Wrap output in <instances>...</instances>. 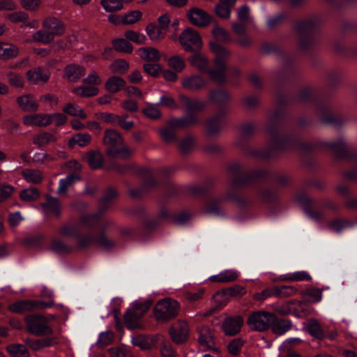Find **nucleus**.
Here are the masks:
<instances>
[{
  "mask_svg": "<svg viewBox=\"0 0 357 357\" xmlns=\"http://www.w3.org/2000/svg\"><path fill=\"white\" fill-rule=\"evenodd\" d=\"M168 66L176 72H181L185 68V63L179 56H173L167 61Z\"/></svg>",
  "mask_w": 357,
  "mask_h": 357,
  "instance_id": "obj_48",
  "label": "nucleus"
},
{
  "mask_svg": "<svg viewBox=\"0 0 357 357\" xmlns=\"http://www.w3.org/2000/svg\"><path fill=\"white\" fill-rule=\"evenodd\" d=\"M198 333L199 334L198 337L199 343L207 349L213 350L215 349V343L213 340L212 332L209 328L202 326L199 328Z\"/></svg>",
  "mask_w": 357,
  "mask_h": 357,
  "instance_id": "obj_16",
  "label": "nucleus"
},
{
  "mask_svg": "<svg viewBox=\"0 0 357 357\" xmlns=\"http://www.w3.org/2000/svg\"><path fill=\"white\" fill-rule=\"evenodd\" d=\"M146 31L150 39L155 42H158L164 38L167 32L164 29H160V27L154 23L147 25Z\"/></svg>",
  "mask_w": 357,
  "mask_h": 357,
  "instance_id": "obj_28",
  "label": "nucleus"
},
{
  "mask_svg": "<svg viewBox=\"0 0 357 357\" xmlns=\"http://www.w3.org/2000/svg\"><path fill=\"white\" fill-rule=\"evenodd\" d=\"M229 98L228 93L224 90L213 91L210 93V99L215 102H221Z\"/></svg>",
  "mask_w": 357,
  "mask_h": 357,
  "instance_id": "obj_63",
  "label": "nucleus"
},
{
  "mask_svg": "<svg viewBox=\"0 0 357 357\" xmlns=\"http://www.w3.org/2000/svg\"><path fill=\"white\" fill-rule=\"evenodd\" d=\"M6 350L12 357H29L30 354L26 346L22 344H12L6 347Z\"/></svg>",
  "mask_w": 357,
  "mask_h": 357,
  "instance_id": "obj_35",
  "label": "nucleus"
},
{
  "mask_svg": "<svg viewBox=\"0 0 357 357\" xmlns=\"http://www.w3.org/2000/svg\"><path fill=\"white\" fill-rule=\"evenodd\" d=\"M106 153L109 156L119 155L121 158H129L132 151L124 144V140L119 132L114 129H107L102 139Z\"/></svg>",
  "mask_w": 357,
  "mask_h": 357,
  "instance_id": "obj_2",
  "label": "nucleus"
},
{
  "mask_svg": "<svg viewBox=\"0 0 357 357\" xmlns=\"http://www.w3.org/2000/svg\"><path fill=\"white\" fill-rule=\"evenodd\" d=\"M93 243H96L105 249H109L114 245V242L107 238L105 235H101L98 238H93L90 236L84 237L79 241V245L81 247H85L91 245Z\"/></svg>",
  "mask_w": 357,
  "mask_h": 357,
  "instance_id": "obj_19",
  "label": "nucleus"
},
{
  "mask_svg": "<svg viewBox=\"0 0 357 357\" xmlns=\"http://www.w3.org/2000/svg\"><path fill=\"white\" fill-rule=\"evenodd\" d=\"M73 92L79 96L91 97L96 96L98 93L99 90L96 86H82L74 89Z\"/></svg>",
  "mask_w": 357,
  "mask_h": 357,
  "instance_id": "obj_41",
  "label": "nucleus"
},
{
  "mask_svg": "<svg viewBox=\"0 0 357 357\" xmlns=\"http://www.w3.org/2000/svg\"><path fill=\"white\" fill-rule=\"evenodd\" d=\"M112 45L113 48L118 52L130 53L132 51V45L123 38L114 40Z\"/></svg>",
  "mask_w": 357,
  "mask_h": 357,
  "instance_id": "obj_45",
  "label": "nucleus"
},
{
  "mask_svg": "<svg viewBox=\"0 0 357 357\" xmlns=\"http://www.w3.org/2000/svg\"><path fill=\"white\" fill-rule=\"evenodd\" d=\"M85 74V69L75 64L68 65L65 68V77L70 82H75Z\"/></svg>",
  "mask_w": 357,
  "mask_h": 357,
  "instance_id": "obj_24",
  "label": "nucleus"
},
{
  "mask_svg": "<svg viewBox=\"0 0 357 357\" xmlns=\"http://www.w3.org/2000/svg\"><path fill=\"white\" fill-rule=\"evenodd\" d=\"M19 54L18 47L13 44L0 43V58L9 59Z\"/></svg>",
  "mask_w": 357,
  "mask_h": 357,
  "instance_id": "obj_27",
  "label": "nucleus"
},
{
  "mask_svg": "<svg viewBox=\"0 0 357 357\" xmlns=\"http://www.w3.org/2000/svg\"><path fill=\"white\" fill-rule=\"evenodd\" d=\"M77 225H66L60 229L59 233L61 236L66 237H77L79 235Z\"/></svg>",
  "mask_w": 357,
  "mask_h": 357,
  "instance_id": "obj_56",
  "label": "nucleus"
},
{
  "mask_svg": "<svg viewBox=\"0 0 357 357\" xmlns=\"http://www.w3.org/2000/svg\"><path fill=\"white\" fill-rule=\"evenodd\" d=\"M292 326L291 321L288 319H278L271 324L272 332L276 335H283L291 329Z\"/></svg>",
  "mask_w": 357,
  "mask_h": 357,
  "instance_id": "obj_31",
  "label": "nucleus"
},
{
  "mask_svg": "<svg viewBox=\"0 0 357 357\" xmlns=\"http://www.w3.org/2000/svg\"><path fill=\"white\" fill-rule=\"evenodd\" d=\"M210 48L214 54V66L208 71L211 80L222 83L226 79L227 61L230 56L229 52L216 42L210 43Z\"/></svg>",
  "mask_w": 357,
  "mask_h": 357,
  "instance_id": "obj_1",
  "label": "nucleus"
},
{
  "mask_svg": "<svg viewBox=\"0 0 357 357\" xmlns=\"http://www.w3.org/2000/svg\"><path fill=\"white\" fill-rule=\"evenodd\" d=\"M100 3L105 11L109 13L119 11L123 7L121 0H101Z\"/></svg>",
  "mask_w": 357,
  "mask_h": 357,
  "instance_id": "obj_43",
  "label": "nucleus"
},
{
  "mask_svg": "<svg viewBox=\"0 0 357 357\" xmlns=\"http://www.w3.org/2000/svg\"><path fill=\"white\" fill-rule=\"evenodd\" d=\"M33 39L34 41L41 43L43 44H49L53 40L52 35H49L44 29L43 30H40L34 33L33 34Z\"/></svg>",
  "mask_w": 357,
  "mask_h": 357,
  "instance_id": "obj_55",
  "label": "nucleus"
},
{
  "mask_svg": "<svg viewBox=\"0 0 357 357\" xmlns=\"http://www.w3.org/2000/svg\"><path fill=\"white\" fill-rule=\"evenodd\" d=\"M244 344V340L241 338H235L232 340L227 345L229 353L232 356H237L240 354Z\"/></svg>",
  "mask_w": 357,
  "mask_h": 357,
  "instance_id": "obj_49",
  "label": "nucleus"
},
{
  "mask_svg": "<svg viewBox=\"0 0 357 357\" xmlns=\"http://www.w3.org/2000/svg\"><path fill=\"white\" fill-rule=\"evenodd\" d=\"M179 42L186 52H195L202 47V41L199 33L191 28L186 29L181 33Z\"/></svg>",
  "mask_w": 357,
  "mask_h": 357,
  "instance_id": "obj_6",
  "label": "nucleus"
},
{
  "mask_svg": "<svg viewBox=\"0 0 357 357\" xmlns=\"http://www.w3.org/2000/svg\"><path fill=\"white\" fill-rule=\"evenodd\" d=\"M55 141L56 137L53 135L47 132H40L38 135H36L33 139V144L38 146H44L47 145L50 142Z\"/></svg>",
  "mask_w": 357,
  "mask_h": 357,
  "instance_id": "obj_40",
  "label": "nucleus"
},
{
  "mask_svg": "<svg viewBox=\"0 0 357 357\" xmlns=\"http://www.w3.org/2000/svg\"><path fill=\"white\" fill-rule=\"evenodd\" d=\"M142 16V14L140 11L133 10L124 15L122 22L125 24H132L139 21Z\"/></svg>",
  "mask_w": 357,
  "mask_h": 357,
  "instance_id": "obj_57",
  "label": "nucleus"
},
{
  "mask_svg": "<svg viewBox=\"0 0 357 357\" xmlns=\"http://www.w3.org/2000/svg\"><path fill=\"white\" fill-rule=\"evenodd\" d=\"M231 6H228L225 4V6L222 4H218L215 7V13L219 17L224 19L229 18L231 14Z\"/></svg>",
  "mask_w": 357,
  "mask_h": 357,
  "instance_id": "obj_62",
  "label": "nucleus"
},
{
  "mask_svg": "<svg viewBox=\"0 0 357 357\" xmlns=\"http://www.w3.org/2000/svg\"><path fill=\"white\" fill-rule=\"evenodd\" d=\"M22 176L28 183H39L43 181V174L38 169H25L22 172Z\"/></svg>",
  "mask_w": 357,
  "mask_h": 357,
  "instance_id": "obj_32",
  "label": "nucleus"
},
{
  "mask_svg": "<svg viewBox=\"0 0 357 357\" xmlns=\"http://www.w3.org/2000/svg\"><path fill=\"white\" fill-rule=\"evenodd\" d=\"M246 293L245 289L241 285H234L229 288L226 289L222 291L217 292L213 296V299L215 301H218L219 298H224L225 296L228 297H237L242 296L245 295Z\"/></svg>",
  "mask_w": 357,
  "mask_h": 357,
  "instance_id": "obj_22",
  "label": "nucleus"
},
{
  "mask_svg": "<svg viewBox=\"0 0 357 357\" xmlns=\"http://www.w3.org/2000/svg\"><path fill=\"white\" fill-rule=\"evenodd\" d=\"M243 324V319L240 315L228 317L222 324V329L226 335L233 336L238 334Z\"/></svg>",
  "mask_w": 357,
  "mask_h": 357,
  "instance_id": "obj_10",
  "label": "nucleus"
},
{
  "mask_svg": "<svg viewBox=\"0 0 357 357\" xmlns=\"http://www.w3.org/2000/svg\"><path fill=\"white\" fill-rule=\"evenodd\" d=\"M180 304L172 298L160 300L155 305L153 314L158 321L166 322L174 319L178 314Z\"/></svg>",
  "mask_w": 357,
  "mask_h": 357,
  "instance_id": "obj_3",
  "label": "nucleus"
},
{
  "mask_svg": "<svg viewBox=\"0 0 357 357\" xmlns=\"http://www.w3.org/2000/svg\"><path fill=\"white\" fill-rule=\"evenodd\" d=\"M287 281H310L312 280V277L310 275L304 271H296L289 274L286 278Z\"/></svg>",
  "mask_w": 357,
  "mask_h": 357,
  "instance_id": "obj_54",
  "label": "nucleus"
},
{
  "mask_svg": "<svg viewBox=\"0 0 357 357\" xmlns=\"http://www.w3.org/2000/svg\"><path fill=\"white\" fill-rule=\"evenodd\" d=\"M17 102L21 109L25 112H36L38 109V103L31 94L22 95L17 98Z\"/></svg>",
  "mask_w": 357,
  "mask_h": 357,
  "instance_id": "obj_15",
  "label": "nucleus"
},
{
  "mask_svg": "<svg viewBox=\"0 0 357 357\" xmlns=\"http://www.w3.org/2000/svg\"><path fill=\"white\" fill-rule=\"evenodd\" d=\"M49 114H32L23 118V123L26 126H47L50 125Z\"/></svg>",
  "mask_w": 357,
  "mask_h": 357,
  "instance_id": "obj_17",
  "label": "nucleus"
},
{
  "mask_svg": "<svg viewBox=\"0 0 357 357\" xmlns=\"http://www.w3.org/2000/svg\"><path fill=\"white\" fill-rule=\"evenodd\" d=\"M84 159L86 160L91 169H98L102 167L103 155L98 151H90L87 152Z\"/></svg>",
  "mask_w": 357,
  "mask_h": 357,
  "instance_id": "obj_23",
  "label": "nucleus"
},
{
  "mask_svg": "<svg viewBox=\"0 0 357 357\" xmlns=\"http://www.w3.org/2000/svg\"><path fill=\"white\" fill-rule=\"evenodd\" d=\"M50 124L54 123L55 126H59L65 124L67 121V116L62 113H54L49 114Z\"/></svg>",
  "mask_w": 357,
  "mask_h": 357,
  "instance_id": "obj_59",
  "label": "nucleus"
},
{
  "mask_svg": "<svg viewBox=\"0 0 357 357\" xmlns=\"http://www.w3.org/2000/svg\"><path fill=\"white\" fill-rule=\"evenodd\" d=\"M273 296L278 298H287L295 295L297 289L293 286H275L273 287Z\"/></svg>",
  "mask_w": 357,
  "mask_h": 357,
  "instance_id": "obj_39",
  "label": "nucleus"
},
{
  "mask_svg": "<svg viewBox=\"0 0 357 357\" xmlns=\"http://www.w3.org/2000/svg\"><path fill=\"white\" fill-rule=\"evenodd\" d=\"M93 243H96L105 249H109L114 245V242L107 238L105 235H101L98 238H93L90 236L84 237L79 241V245L81 247H85L91 245Z\"/></svg>",
  "mask_w": 357,
  "mask_h": 357,
  "instance_id": "obj_18",
  "label": "nucleus"
},
{
  "mask_svg": "<svg viewBox=\"0 0 357 357\" xmlns=\"http://www.w3.org/2000/svg\"><path fill=\"white\" fill-rule=\"evenodd\" d=\"M111 224L112 222L107 220H100V215L99 213L84 215L79 222L80 225H86L88 227L98 226L100 230L105 229Z\"/></svg>",
  "mask_w": 357,
  "mask_h": 357,
  "instance_id": "obj_12",
  "label": "nucleus"
},
{
  "mask_svg": "<svg viewBox=\"0 0 357 357\" xmlns=\"http://www.w3.org/2000/svg\"><path fill=\"white\" fill-rule=\"evenodd\" d=\"M63 112L70 116H76L81 119H85L87 118V114L78 105L68 102L63 108Z\"/></svg>",
  "mask_w": 357,
  "mask_h": 357,
  "instance_id": "obj_33",
  "label": "nucleus"
},
{
  "mask_svg": "<svg viewBox=\"0 0 357 357\" xmlns=\"http://www.w3.org/2000/svg\"><path fill=\"white\" fill-rule=\"evenodd\" d=\"M79 180V176L76 174H71L68 175L65 178L61 179L59 181V185L57 189V193L59 195L65 194L70 186Z\"/></svg>",
  "mask_w": 357,
  "mask_h": 357,
  "instance_id": "obj_38",
  "label": "nucleus"
},
{
  "mask_svg": "<svg viewBox=\"0 0 357 357\" xmlns=\"http://www.w3.org/2000/svg\"><path fill=\"white\" fill-rule=\"evenodd\" d=\"M190 63L200 71L208 70V62L206 56L202 54H197L189 58Z\"/></svg>",
  "mask_w": 357,
  "mask_h": 357,
  "instance_id": "obj_36",
  "label": "nucleus"
},
{
  "mask_svg": "<svg viewBox=\"0 0 357 357\" xmlns=\"http://www.w3.org/2000/svg\"><path fill=\"white\" fill-rule=\"evenodd\" d=\"M50 77V73L47 68L37 67L26 72L27 81L33 84L40 82H47Z\"/></svg>",
  "mask_w": 357,
  "mask_h": 357,
  "instance_id": "obj_11",
  "label": "nucleus"
},
{
  "mask_svg": "<svg viewBox=\"0 0 357 357\" xmlns=\"http://www.w3.org/2000/svg\"><path fill=\"white\" fill-rule=\"evenodd\" d=\"M15 188L10 184L0 183V202L9 199L15 192Z\"/></svg>",
  "mask_w": 357,
  "mask_h": 357,
  "instance_id": "obj_50",
  "label": "nucleus"
},
{
  "mask_svg": "<svg viewBox=\"0 0 357 357\" xmlns=\"http://www.w3.org/2000/svg\"><path fill=\"white\" fill-rule=\"evenodd\" d=\"M314 26L311 22L298 23L294 29L295 34L301 48L305 49L312 43Z\"/></svg>",
  "mask_w": 357,
  "mask_h": 357,
  "instance_id": "obj_7",
  "label": "nucleus"
},
{
  "mask_svg": "<svg viewBox=\"0 0 357 357\" xmlns=\"http://www.w3.org/2000/svg\"><path fill=\"white\" fill-rule=\"evenodd\" d=\"M193 139L191 137H187L183 139L178 144L180 151L183 153H185L191 150L193 147Z\"/></svg>",
  "mask_w": 357,
  "mask_h": 357,
  "instance_id": "obj_61",
  "label": "nucleus"
},
{
  "mask_svg": "<svg viewBox=\"0 0 357 357\" xmlns=\"http://www.w3.org/2000/svg\"><path fill=\"white\" fill-rule=\"evenodd\" d=\"M125 81L120 77L112 76L108 78L105 82V89L109 93H115L123 89Z\"/></svg>",
  "mask_w": 357,
  "mask_h": 357,
  "instance_id": "obj_29",
  "label": "nucleus"
},
{
  "mask_svg": "<svg viewBox=\"0 0 357 357\" xmlns=\"http://www.w3.org/2000/svg\"><path fill=\"white\" fill-rule=\"evenodd\" d=\"M307 331L314 337L317 339H323L324 333L320 324L315 319L309 321L307 326Z\"/></svg>",
  "mask_w": 357,
  "mask_h": 357,
  "instance_id": "obj_42",
  "label": "nucleus"
},
{
  "mask_svg": "<svg viewBox=\"0 0 357 357\" xmlns=\"http://www.w3.org/2000/svg\"><path fill=\"white\" fill-rule=\"evenodd\" d=\"M212 34L217 40L220 42H227L231 40L228 32L224 28L218 26L213 29Z\"/></svg>",
  "mask_w": 357,
  "mask_h": 357,
  "instance_id": "obj_52",
  "label": "nucleus"
},
{
  "mask_svg": "<svg viewBox=\"0 0 357 357\" xmlns=\"http://www.w3.org/2000/svg\"><path fill=\"white\" fill-rule=\"evenodd\" d=\"M180 99L188 112L200 111L205 107V103L199 100H190L185 96H181Z\"/></svg>",
  "mask_w": 357,
  "mask_h": 357,
  "instance_id": "obj_37",
  "label": "nucleus"
},
{
  "mask_svg": "<svg viewBox=\"0 0 357 357\" xmlns=\"http://www.w3.org/2000/svg\"><path fill=\"white\" fill-rule=\"evenodd\" d=\"M239 273L232 269L225 270L219 274L212 275L209 280L213 282L227 283L235 281L238 278Z\"/></svg>",
  "mask_w": 357,
  "mask_h": 357,
  "instance_id": "obj_21",
  "label": "nucleus"
},
{
  "mask_svg": "<svg viewBox=\"0 0 357 357\" xmlns=\"http://www.w3.org/2000/svg\"><path fill=\"white\" fill-rule=\"evenodd\" d=\"M187 17L192 24L199 27L207 26L211 22L210 15L198 8L190 9L187 13Z\"/></svg>",
  "mask_w": 357,
  "mask_h": 357,
  "instance_id": "obj_9",
  "label": "nucleus"
},
{
  "mask_svg": "<svg viewBox=\"0 0 357 357\" xmlns=\"http://www.w3.org/2000/svg\"><path fill=\"white\" fill-rule=\"evenodd\" d=\"M169 332L172 341L180 344L187 340L189 335V326L185 321L178 320L172 326Z\"/></svg>",
  "mask_w": 357,
  "mask_h": 357,
  "instance_id": "obj_8",
  "label": "nucleus"
},
{
  "mask_svg": "<svg viewBox=\"0 0 357 357\" xmlns=\"http://www.w3.org/2000/svg\"><path fill=\"white\" fill-rule=\"evenodd\" d=\"M109 68L114 73H125L129 68L128 63L123 59H116L109 66Z\"/></svg>",
  "mask_w": 357,
  "mask_h": 357,
  "instance_id": "obj_47",
  "label": "nucleus"
},
{
  "mask_svg": "<svg viewBox=\"0 0 357 357\" xmlns=\"http://www.w3.org/2000/svg\"><path fill=\"white\" fill-rule=\"evenodd\" d=\"M142 317V313L132 309L129 310L124 316L125 324L130 329L136 328L139 326L138 321Z\"/></svg>",
  "mask_w": 357,
  "mask_h": 357,
  "instance_id": "obj_34",
  "label": "nucleus"
},
{
  "mask_svg": "<svg viewBox=\"0 0 357 357\" xmlns=\"http://www.w3.org/2000/svg\"><path fill=\"white\" fill-rule=\"evenodd\" d=\"M162 357H178L176 351L170 344L163 343L160 347Z\"/></svg>",
  "mask_w": 357,
  "mask_h": 357,
  "instance_id": "obj_64",
  "label": "nucleus"
},
{
  "mask_svg": "<svg viewBox=\"0 0 357 357\" xmlns=\"http://www.w3.org/2000/svg\"><path fill=\"white\" fill-rule=\"evenodd\" d=\"M206 84V80L199 75L185 77L181 81L182 86L190 91H198Z\"/></svg>",
  "mask_w": 357,
  "mask_h": 357,
  "instance_id": "obj_14",
  "label": "nucleus"
},
{
  "mask_svg": "<svg viewBox=\"0 0 357 357\" xmlns=\"http://www.w3.org/2000/svg\"><path fill=\"white\" fill-rule=\"evenodd\" d=\"M197 122V118L195 115L190 114L186 116L174 119L172 121V125L177 128H185L195 124Z\"/></svg>",
  "mask_w": 357,
  "mask_h": 357,
  "instance_id": "obj_44",
  "label": "nucleus"
},
{
  "mask_svg": "<svg viewBox=\"0 0 357 357\" xmlns=\"http://www.w3.org/2000/svg\"><path fill=\"white\" fill-rule=\"evenodd\" d=\"M275 321L276 315L274 313L261 310L251 314L247 319V324L252 330L263 332L271 328Z\"/></svg>",
  "mask_w": 357,
  "mask_h": 357,
  "instance_id": "obj_5",
  "label": "nucleus"
},
{
  "mask_svg": "<svg viewBox=\"0 0 357 357\" xmlns=\"http://www.w3.org/2000/svg\"><path fill=\"white\" fill-rule=\"evenodd\" d=\"M43 29L49 35H52L53 40L56 36L61 35L65 30L63 24L55 17L45 19L43 22Z\"/></svg>",
  "mask_w": 357,
  "mask_h": 357,
  "instance_id": "obj_13",
  "label": "nucleus"
},
{
  "mask_svg": "<svg viewBox=\"0 0 357 357\" xmlns=\"http://www.w3.org/2000/svg\"><path fill=\"white\" fill-rule=\"evenodd\" d=\"M6 77H7L8 82L12 86L16 87V88H22L23 87L24 81H23L22 76H20V75H18L14 72L9 71L7 73Z\"/></svg>",
  "mask_w": 357,
  "mask_h": 357,
  "instance_id": "obj_53",
  "label": "nucleus"
},
{
  "mask_svg": "<svg viewBox=\"0 0 357 357\" xmlns=\"http://www.w3.org/2000/svg\"><path fill=\"white\" fill-rule=\"evenodd\" d=\"M91 142V136L88 133H77L74 135L68 141V145L73 149L75 145L80 147H84L89 145Z\"/></svg>",
  "mask_w": 357,
  "mask_h": 357,
  "instance_id": "obj_26",
  "label": "nucleus"
},
{
  "mask_svg": "<svg viewBox=\"0 0 357 357\" xmlns=\"http://www.w3.org/2000/svg\"><path fill=\"white\" fill-rule=\"evenodd\" d=\"M33 300H20L9 305L8 310L16 314H24L33 310Z\"/></svg>",
  "mask_w": 357,
  "mask_h": 357,
  "instance_id": "obj_20",
  "label": "nucleus"
},
{
  "mask_svg": "<svg viewBox=\"0 0 357 357\" xmlns=\"http://www.w3.org/2000/svg\"><path fill=\"white\" fill-rule=\"evenodd\" d=\"M139 57L147 61H158L160 58V52L151 47H144L138 50Z\"/></svg>",
  "mask_w": 357,
  "mask_h": 357,
  "instance_id": "obj_25",
  "label": "nucleus"
},
{
  "mask_svg": "<svg viewBox=\"0 0 357 357\" xmlns=\"http://www.w3.org/2000/svg\"><path fill=\"white\" fill-rule=\"evenodd\" d=\"M205 290L200 289L196 291H186L184 293L185 298L189 302H196L202 298L204 294Z\"/></svg>",
  "mask_w": 357,
  "mask_h": 357,
  "instance_id": "obj_60",
  "label": "nucleus"
},
{
  "mask_svg": "<svg viewBox=\"0 0 357 357\" xmlns=\"http://www.w3.org/2000/svg\"><path fill=\"white\" fill-rule=\"evenodd\" d=\"M47 213H52L56 216L60 213V203L57 198L51 196H46V202L42 204Z\"/></svg>",
  "mask_w": 357,
  "mask_h": 357,
  "instance_id": "obj_30",
  "label": "nucleus"
},
{
  "mask_svg": "<svg viewBox=\"0 0 357 357\" xmlns=\"http://www.w3.org/2000/svg\"><path fill=\"white\" fill-rule=\"evenodd\" d=\"M26 330L36 336L50 335L53 333V329L48 325L47 319L40 314H30L24 318Z\"/></svg>",
  "mask_w": 357,
  "mask_h": 357,
  "instance_id": "obj_4",
  "label": "nucleus"
},
{
  "mask_svg": "<svg viewBox=\"0 0 357 357\" xmlns=\"http://www.w3.org/2000/svg\"><path fill=\"white\" fill-rule=\"evenodd\" d=\"M40 196V192L34 188H29L21 191L20 197L24 202H33Z\"/></svg>",
  "mask_w": 357,
  "mask_h": 357,
  "instance_id": "obj_46",
  "label": "nucleus"
},
{
  "mask_svg": "<svg viewBox=\"0 0 357 357\" xmlns=\"http://www.w3.org/2000/svg\"><path fill=\"white\" fill-rule=\"evenodd\" d=\"M125 37L137 44H143L145 43L146 37L144 35L139 33L133 31H127L124 33Z\"/></svg>",
  "mask_w": 357,
  "mask_h": 357,
  "instance_id": "obj_58",
  "label": "nucleus"
},
{
  "mask_svg": "<svg viewBox=\"0 0 357 357\" xmlns=\"http://www.w3.org/2000/svg\"><path fill=\"white\" fill-rule=\"evenodd\" d=\"M142 113L151 119H158L161 116V112L158 107V105L149 104L142 110Z\"/></svg>",
  "mask_w": 357,
  "mask_h": 357,
  "instance_id": "obj_51",
  "label": "nucleus"
}]
</instances>
